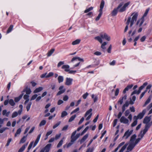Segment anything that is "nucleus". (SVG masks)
<instances>
[{
  "mask_svg": "<svg viewBox=\"0 0 152 152\" xmlns=\"http://www.w3.org/2000/svg\"><path fill=\"white\" fill-rule=\"evenodd\" d=\"M130 2L128 1L124 4V6L121 8L124 4L123 2L121 3L116 8H114L111 13L112 16L116 15L118 12H122L125 11L126 9V8L130 4Z\"/></svg>",
  "mask_w": 152,
  "mask_h": 152,
  "instance_id": "obj_1",
  "label": "nucleus"
},
{
  "mask_svg": "<svg viewBox=\"0 0 152 152\" xmlns=\"http://www.w3.org/2000/svg\"><path fill=\"white\" fill-rule=\"evenodd\" d=\"M131 16H133V17L132 18L131 20V17H129L126 23V26L124 30V32H125L128 30V26L130 22V24L129 26L130 27H132V26L134 23V22L136 21L137 20V19L138 16V13L137 12H136L135 13L134 12L131 15Z\"/></svg>",
  "mask_w": 152,
  "mask_h": 152,
  "instance_id": "obj_2",
  "label": "nucleus"
},
{
  "mask_svg": "<svg viewBox=\"0 0 152 152\" xmlns=\"http://www.w3.org/2000/svg\"><path fill=\"white\" fill-rule=\"evenodd\" d=\"M151 120L150 117L146 116L144 119L143 123L145 124V128L143 130H146V132L148 131V129L151 126V124L148 123Z\"/></svg>",
  "mask_w": 152,
  "mask_h": 152,
  "instance_id": "obj_3",
  "label": "nucleus"
},
{
  "mask_svg": "<svg viewBox=\"0 0 152 152\" xmlns=\"http://www.w3.org/2000/svg\"><path fill=\"white\" fill-rule=\"evenodd\" d=\"M147 130L145 129V130H143L142 131H141L140 134L138 135V137H139L137 138L135 142H134V144L135 145H136L140 141V140L143 138L144 135L146 132Z\"/></svg>",
  "mask_w": 152,
  "mask_h": 152,
  "instance_id": "obj_4",
  "label": "nucleus"
},
{
  "mask_svg": "<svg viewBox=\"0 0 152 152\" xmlns=\"http://www.w3.org/2000/svg\"><path fill=\"white\" fill-rule=\"evenodd\" d=\"M148 84V83L147 82L144 83L141 86L139 89V90L137 91L136 90L134 91L131 94L132 96L135 94H139L140 92Z\"/></svg>",
  "mask_w": 152,
  "mask_h": 152,
  "instance_id": "obj_5",
  "label": "nucleus"
},
{
  "mask_svg": "<svg viewBox=\"0 0 152 152\" xmlns=\"http://www.w3.org/2000/svg\"><path fill=\"white\" fill-rule=\"evenodd\" d=\"M149 8L147 9L145 11V12L144 13L143 16L141 18L140 20H141V21L139 24V27H140L142 25V24L143 23L144 21V17H146L147 16V15L149 12Z\"/></svg>",
  "mask_w": 152,
  "mask_h": 152,
  "instance_id": "obj_6",
  "label": "nucleus"
},
{
  "mask_svg": "<svg viewBox=\"0 0 152 152\" xmlns=\"http://www.w3.org/2000/svg\"><path fill=\"white\" fill-rule=\"evenodd\" d=\"M9 103V104L11 106H13L15 104V103L14 102V100L12 99H7L4 101V105H7Z\"/></svg>",
  "mask_w": 152,
  "mask_h": 152,
  "instance_id": "obj_7",
  "label": "nucleus"
},
{
  "mask_svg": "<svg viewBox=\"0 0 152 152\" xmlns=\"http://www.w3.org/2000/svg\"><path fill=\"white\" fill-rule=\"evenodd\" d=\"M51 145V144L49 143L44 148L42 149L40 151L41 152H45H45H49L50 150Z\"/></svg>",
  "mask_w": 152,
  "mask_h": 152,
  "instance_id": "obj_8",
  "label": "nucleus"
},
{
  "mask_svg": "<svg viewBox=\"0 0 152 152\" xmlns=\"http://www.w3.org/2000/svg\"><path fill=\"white\" fill-rule=\"evenodd\" d=\"M77 132V131L75 130L74 131L72 134V135L71 137V142H72V143H74V142L77 139L76 137V136H75Z\"/></svg>",
  "mask_w": 152,
  "mask_h": 152,
  "instance_id": "obj_9",
  "label": "nucleus"
},
{
  "mask_svg": "<svg viewBox=\"0 0 152 152\" xmlns=\"http://www.w3.org/2000/svg\"><path fill=\"white\" fill-rule=\"evenodd\" d=\"M64 86H61L59 87V90H60V91L57 94V96L60 95L65 92L66 89L64 88H64Z\"/></svg>",
  "mask_w": 152,
  "mask_h": 152,
  "instance_id": "obj_10",
  "label": "nucleus"
},
{
  "mask_svg": "<svg viewBox=\"0 0 152 152\" xmlns=\"http://www.w3.org/2000/svg\"><path fill=\"white\" fill-rule=\"evenodd\" d=\"M133 132V130H132L130 131H129V130H128L125 133L123 137H126L125 139H127L132 134Z\"/></svg>",
  "mask_w": 152,
  "mask_h": 152,
  "instance_id": "obj_11",
  "label": "nucleus"
},
{
  "mask_svg": "<svg viewBox=\"0 0 152 152\" xmlns=\"http://www.w3.org/2000/svg\"><path fill=\"white\" fill-rule=\"evenodd\" d=\"M146 111V109L143 110L142 112L140 113L137 115L138 118L140 119H141L143 117Z\"/></svg>",
  "mask_w": 152,
  "mask_h": 152,
  "instance_id": "obj_12",
  "label": "nucleus"
},
{
  "mask_svg": "<svg viewBox=\"0 0 152 152\" xmlns=\"http://www.w3.org/2000/svg\"><path fill=\"white\" fill-rule=\"evenodd\" d=\"M136 145L134 144V142H130L129 145L127 148V151H132Z\"/></svg>",
  "mask_w": 152,
  "mask_h": 152,
  "instance_id": "obj_13",
  "label": "nucleus"
},
{
  "mask_svg": "<svg viewBox=\"0 0 152 152\" xmlns=\"http://www.w3.org/2000/svg\"><path fill=\"white\" fill-rule=\"evenodd\" d=\"M126 98L127 95L126 94H125L124 96L120 98L119 100L118 101V103L121 104L123 102L124 99L126 100Z\"/></svg>",
  "mask_w": 152,
  "mask_h": 152,
  "instance_id": "obj_14",
  "label": "nucleus"
},
{
  "mask_svg": "<svg viewBox=\"0 0 152 152\" xmlns=\"http://www.w3.org/2000/svg\"><path fill=\"white\" fill-rule=\"evenodd\" d=\"M100 36L102 39H104L108 41H109L110 40V37L108 36V35L105 33H104V34H101Z\"/></svg>",
  "mask_w": 152,
  "mask_h": 152,
  "instance_id": "obj_15",
  "label": "nucleus"
},
{
  "mask_svg": "<svg viewBox=\"0 0 152 152\" xmlns=\"http://www.w3.org/2000/svg\"><path fill=\"white\" fill-rule=\"evenodd\" d=\"M26 92V93L27 94H30L31 92V89L28 88V86H26L25 88L22 91L21 93H23V92Z\"/></svg>",
  "mask_w": 152,
  "mask_h": 152,
  "instance_id": "obj_16",
  "label": "nucleus"
},
{
  "mask_svg": "<svg viewBox=\"0 0 152 152\" xmlns=\"http://www.w3.org/2000/svg\"><path fill=\"white\" fill-rule=\"evenodd\" d=\"M73 79L67 77L66 78L65 84L67 86H69L72 84Z\"/></svg>",
  "mask_w": 152,
  "mask_h": 152,
  "instance_id": "obj_17",
  "label": "nucleus"
},
{
  "mask_svg": "<svg viewBox=\"0 0 152 152\" xmlns=\"http://www.w3.org/2000/svg\"><path fill=\"white\" fill-rule=\"evenodd\" d=\"M120 121L121 123L126 124L128 123L129 120L124 116H123L120 118Z\"/></svg>",
  "mask_w": 152,
  "mask_h": 152,
  "instance_id": "obj_18",
  "label": "nucleus"
},
{
  "mask_svg": "<svg viewBox=\"0 0 152 152\" xmlns=\"http://www.w3.org/2000/svg\"><path fill=\"white\" fill-rule=\"evenodd\" d=\"M129 105V102L126 101L125 103L122 106V112L123 113L126 110V107H127Z\"/></svg>",
  "mask_w": 152,
  "mask_h": 152,
  "instance_id": "obj_19",
  "label": "nucleus"
},
{
  "mask_svg": "<svg viewBox=\"0 0 152 152\" xmlns=\"http://www.w3.org/2000/svg\"><path fill=\"white\" fill-rule=\"evenodd\" d=\"M133 86V84L128 85L123 90V93L124 94H125L126 92V91H128L129 89H131L132 87Z\"/></svg>",
  "mask_w": 152,
  "mask_h": 152,
  "instance_id": "obj_20",
  "label": "nucleus"
},
{
  "mask_svg": "<svg viewBox=\"0 0 152 152\" xmlns=\"http://www.w3.org/2000/svg\"><path fill=\"white\" fill-rule=\"evenodd\" d=\"M152 97V96L151 95H150L149 96V97L146 100V102H145V104L143 105V107H145L147 104H148L151 101V98Z\"/></svg>",
  "mask_w": 152,
  "mask_h": 152,
  "instance_id": "obj_21",
  "label": "nucleus"
},
{
  "mask_svg": "<svg viewBox=\"0 0 152 152\" xmlns=\"http://www.w3.org/2000/svg\"><path fill=\"white\" fill-rule=\"evenodd\" d=\"M41 134H40L37 136V138L34 143V144L33 145L34 147H35L37 145L38 143V142H39V140L40 139V137H41Z\"/></svg>",
  "mask_w": 152,
  "mask_h": 152,
  "instance_id": "obj_22",
  "label": "nucleus"
},
{
  "mask_svg": "<svg viewBox=\"0 0 152 152\" xmlns=\"http://www.w3.org/2000/svg\"><path fill=\"white\" fill-rule=\"evenodd\" d=\"M24 94L23 93H21L18 97H16L15 98V102H18L22 98Z\"/></svg>",
  "mask_w": 152,
  "mask_h": 152,
  "instance_id": "obj_23",
  "label": "nucleus"
},
{
  "mask_svg": "<svg viewBox=\"0 0 152 152\" xmlns=\"http://www.w3.org/2000/svg\"><path fill=\"white\" fill-rule=\"evenodd\" d=\"M62 68L64 69L65 72H67L69 71V66L68 65H64L62 66Z\"/></svg>",
  "mask_w": 152,
  "mask_h": 152,
  "instance_id": "obj_24",
  "label": "nucleus"
},
{
  "mask_svg": "<svg viewBox=\"0 0 152 152\" xmlns=\"http://www.w3.org/2000/svg\"><path fill=\"white\" fill-rule=\"evenodd\" d=\"M104 2L103 0H102L100 4V9L99 10V12H102V9L104 7Z\"/></svg>",
  "mask_w": 152,
  "mask_h": 152,
  "instance_id": "obj_25",
  "label": "nucleus"
},
{
  "mask_svg": "<svg viewBox=\"0 0 152 152\" xmlns=\"http://www.w3.org/2000/svg\"><path fill=\"white\" fill-rule=\"evenodd\" d=\"M88 134H86L81 139L80 141V143L81 144L82 143L84 142V141L86 139L88 138Z\"/></svg>",
  "mask_w": 152,
  "mask_h": 152,
  "instance_id": "obj_26",
  "label": "nucleus"
},
{
  "mask_svg": "<svg viewBox=\"0 0 152 152\" xmlns=\"http://www.w3.org/2000/svg\"><path fill=\"white\" fill-rule=\"evenodd\" d=\"M10 113V111H9L7 112L6 110H3L2 111V114L3 115H5L6 117H8L9 114Z\"/></svg>",
  "mask_w": 152,
  "mask_h": 152,
  "instance_id": "obj_27",
  "label": "nucleus"
},
{
  "mask_svg": "<svg viewBox=\"0 0 152 152\" xmlns=\"http://www.w3.org/2000/svg\"><path fill=\"white\" fill-rule=\"evenodd\" d=\"M43 89V88L42 87H39L38 88H36L34 91V93H36L42 91Z\"/></svg>",
  "mask_w": 152,
  "mask_h": 152,
  "instance_id": "obj_28",
  "label": "nucleus"
},
{
  "mask_svg": "<svg viewBox=\"0 0 152 152\" xmlns=\"http://www.w3.org/2000/svg\"><path fill=\"white\" fill-rule=\"evenodd\" d=\"M78 59L79 61H81L83 62L84 61V60L83 59L80 58L79 57H73L71 61L73 62L74 61Z\"/></svg>",
  "mask_w": 152,
  "mask_h": 152,
  "instance_id": "obj_29",
  "label": "nucleus"
},
{
  "mask_svg": "<svg viewBox=\"0 0 152 152\" xmlns=\"http://www.w3.org/2000/svg\"><path fill=\"white\" fill-rule=\"evenodd\" d=\"M81 41V40L79 39H77L75 41H73L72 43V44L73 45H76L79 44Z\"/></svg>",
  "mask_w": 152,
  "mask_h": 152,
  "instance_id": "obj_30",
  "label": "nucleus"
},
{
  "mask_svg": "<svg viewBox=\"0 0 152 152\" xmlns=\"http://www.w3.org/2000/svg\"><path fill=\"white\" fill-rule=\"evenodd\" d=\"M28 143L26 145H24L22 146L20 148L18 151V152H22L25 150L26 147Z\"/></svg>",
  "mask_w": 152,
  "mask_h": 152,
  "instance_id": "obj_31",
  "label": "nucleus"
},
{
  "mask_svg": "<svg viewBox=\"0 0 152 152\" xmlns=\"http://www.w3.org/2000/svg\"><path fill=\"white\" fill-rule=\"evenodd\" d=\"M136 137V135L135 134L133 135L131 137L130 142H134V141L135 140Z\"/></svg>",
  "mask_w": 152,
  "mask_h": 152,
  "instance_id": "obj_32",
  "label": "nucleus"
},
{
  "mask_svg": "<svg viewBox=\"0 0 152 152\" xmlns=\"http://www.w3.org/2000/svg\"><path fill=\"white\" fill-rule=\"evenodd\" d=\"M58 80L59 83L63 82L64 80L63 77L61 75L59 76L58 78Z\"/></svg>",
  "mask_w": 152,
  "mask_h": 152,
  "instance_id": "obj_33",
  "label": "nucleus"
},
{
  "mask_svg": "<svg viewBox=\"0 0 152 152\" xmlns=\"http://www.w3.org/2000/svg\"><path fill=\"white\" fill-rule=\"evenodd\" d=\"M102 38L100 36H97L94 38V39L98 40L100 43H102Z\"/></svg>",
  "mask_w": 152,
  "mask_h": 152,
  "instance_id": "obj_34",
  "label": "nucleus"
},
{
  "mask_svg": "<svg viewBox=\"0 0 152 152\" xmlns=\"http://www.w3.org/2000/svg\"><path fill=\"white\" fill-rule=\"evenodd\" d=\"M128 145V144L126 143L121 148V149L120 150V152H123V151L126 148L127 146Z\"/></svg>",
  "mask_w": 152,
  "mask_h": 152,
  "instance_id": "obj_35",
  "label": "nucleus"
},
{
  "mask_svg": "<svg viewBox=\"0 0 152 152\" xmlns=\"http://www.w3.org/2000/svg\"><path fill=\"white\" fill-rule=\"evenodd\" d=\"M55 51L54 49H52L50 50L47 53V56H50Z\"/></svg>",
  "mask_w": 152,
  "mask_h": 152,
  "instance_id": "obj_36",
  "label": "nucleus"
},
{
  "mask_svg": "<svg viewBox=\"0 0 152 152\" xmlns=\"http://www.w3.org/2000/svg\"><path fill=\"white\" fill-rule=\"evenodd\" d=\"M28 135V134L26 136H23L21 139L20 141V143H24L26 141V138Z\"/></svg>",
  "mask_w": 152,
  "mask_h": 152,
  "instance_id": "obj_37",
  "label": "nucleus"
},
{
  "mask_svg": "<svg viewBox=\"0 0 152 152\" xmlns=\"http://www.w3.org/2000/svg\"><path fill=\"white\" fill-rule=\"evenodd\" d=\"M99 13L98 15V16L96 17V18L95 19V20L96 21H98L100 18L102 16V12H99Z\"/></svg>",
  "mask_w": 152,
  "mask_h": 152,
  "instance_id": "obj_38",
  "label": "nucleus"
},
{
  "mask_svg": "<svg viewBox=\"0 0 152 152\" xmlns=\"http://www.w3.org/2000/svg\"><path fill=\"white\" fill-rule=\"evenodd\" d=\"M92 110L91 108L90 109L88 110H87L86 112L85 115V117H86L89 114H90L91 113H92L91 112L92 111Z\"/></svg>",
  "mask_w": 152,
  "mask_h": 152,
  "instance_id": "obj_39",
  "label": "nucleus"
},
{
  "mask_svg": "<svg viewBox=\"0 0 152 152\" xmlns=\"http://www.w3.org/2000/svg\"><path fill=\"white\" fill-rule=\"evenodd\" d=\"M94 150V147L89 148H87L86 152H93Z\"/></svg>",
  "mask_w": 152,
  "mask_h": 152,
  "instance_id": "obj_40",
  "label": "nucleus"
},
{
  "mask_svg": "<svg viewBox=\"0 0 152 152\" xmlns=\"http://www.w3.org/2000/svg\"><path fill=\"white\" fill-rule=\"evenodd\" d=\"M13 27V25H11L8 28L7 31V33H8L10 32L12 30Z\"/></svg>",
  "mask_w": 152,
  "mask_h": 152,
  "instance_id": "obj_41",
  "label": "nucleus"
},
{
  "mask_svg": "<svg viewBox=\"0 0 152 152\" xmlns=\"http://www.w3.org/2000/svg\"><path fill=\"white\" fill-rule=\"evenodd\" d=\"M21 129L20 128H19L17 131L16 133L15 134V137H16L17 134H19L21 132Z\"/></svg>",
  "mask_w": 152,
  "mask_h": 152,
  "instance_id": "obj_42",
  "label": "nucleus"
},
{
  "mask_svg": "<svg viewBox=\"0 0 152 152\" xmlns=\"http://www.w3.org/2000/svg\"><path fill=\"white\" fill-rule=\"evenodd\" d=\"M76 117V115H74L72 116L69 119L68 121L69 122H70L73 121Z\"/></svg>",
  "mask_w": 152,
  "mask_h": 152,
  "instance_id": "obj_43",
  "label": "nucleus"
},
{
  "mask_svg": "<svg viewBox=\"0 0 152 152\" xmlns=\"http://www.w3.org/2000/svg\"><path fill=\"white\" fill-rule=\"evenodd\" d=\"M18 115V113L17 112H14L12 114V118H14L16 117H17Z\"/></svg>",
  "mask_w": 152,
  "mask_h": 152,
  "instance_id": "obj_44",
  "label": "nucleus"
},
{
  "mask_svg": "<svg viewBox=\"0 0 152 152\" xmlns=\"http://www.w3.org/2000/svg\"><path fill=\"white\" fill-rule=\"evenodd\" d=\"M68 114L67 112L66 111H63L61 113V117L62 118H63L65 116L67 115Z\"/></svg>",
  "mask_w": 152,
  "mask_h": 152,
  "instance_id": "obj_45",
  "label": "nucleus"
},
{
  "mask_svg": "<svg viewBox=\"0 0 152 152\" xmlns=\"http://www.w3.org/2000/svg\"><path fill=\"white\" fill-rule=\"evenodd\" d=\"M46 123V121L45 120H42L39 124V126H40L44 125Z\"/></svg>",
  "mask_w": 152,
  "mask_h": 152,
  "instance_id": "obj_46",
  "label": "nucleus"
},
{
  "mask_svg": "<svg viewBox=\"0 0 152 152\" xmlns=\"http://www.w3.org/2000/svg\"><path fill=\"white\" fill-rule=\"evenodd\" d=\"M31 102H29L28 103V104L27 105L26 107V110L27 111H28L30 109L31 106Z\"/></svg>",
  "mask_w": 152,
  "mask_h": 152,
  "instance_id": "obj_47",
  "label": "nucleus"
},
{
  "mask_svg": "<svg viewBox=\"0 0 152 152\" xmlns=\"http://www.w3.org/2000/svg\"><path fill=\"white\" fill-rule=\"evenodd\" d=\"M63 140L62 139L61 140L60 142L58 143V144L57 145V147L58 148H59L60 147H61V145H62L63 143Z\"/></svg>",
  "mask_w": 152,
  "mask_h": 152,
  "instance_id": "obj_48",
  "label": "nucleus"
},
{
  "mask_svg": "<svg viewBox=\"0 0 152 152\" xmlns=\"http://www.w3.org/2000/svg\"><path fill=\"white\" fill-rule=\"evenodd\" d=\"M8 129V128L7 127H3L0 129V133H3L6 130Z\"/></svg>",
  "mask_w": 152,
  "mask_h": 152,
  "instance_id": "obj_49",
  "label": "nucleus"
},
{
  "mask_svg": "<svg viewBox=\"0 0 152 152\" xmlns=\"http://www.w3.org/2000/svg\"><path fill=\"white\" fill-rule=\"evenodd\" d=\"M93 7H89V8H88V9H87L86 10H85L84 11V12L85 13L88 12H89L90 11L92 10L93 9Z\"/></svg>",
  "mask_w": 152,
  "mask_h": 152,
  "instance_id": "obj_50",
  "label": "nucleus"
},
{
  "mask_svg": "<svg viewBox=\"0 0 152 152\" xmlns=\"http://www.w3.org/2000/svg\"><path fill=\"white\" fill-rule=\"evenodd\" d=\"M34 143V141H33L30 142V144L28 146V150H29L31 149Z\"/></svg>",
  "mask_w": 152,
  "mask_h": 152,
  "instance_id": "obj_51",
  "label": "nucleus"
},
{
  "mask_svg": "<svg viewBox=\"0 0 152 152\" xmlns=\"http://www.w3.org/2000/svg\"><path fill=\"white\" fill-rule=\"evenodd\" d=\"M12 140V139L11 138H9L8 139L7 143L5 145L6 147H7L9 145L10 142Z\"/></svg>",
  "mask_w": 152,
  "mask_h": 152,
  "instance_id": "obj_52",
  "label": "nucleus"
},
{
  "mask_svg": "<svg viewBox=\"0 0 152 152\" xmlns=\"http://www.w3.org/2000/svg\"><path fill=\"white\" fill-rule=\"evenodd\" d=\"M60 121H59L56 124L53 126V129H55L60 124Z\"/></svg>",
  "mask_w": 152,
  "mask_h": 152,
  "instance_id": "obj_53",
  "label": "nucleus"
},
{
  "mask_svg": "<svg viewBox=\"0 0 152 152\" xmlns=\"http://www.w3.org/2000/svg\"><path fill=\"white\" fill-rule=\"evenodd\" d=\"M137 120H134L132 123L131 124V126L134 127L137 124Z\"/></svg>",
  "mask_w": 152,
  "mask_h": 152,
  "instance_id": "obj_54",
  "label": "nucleus"
},
{
  "mask_svg": "<svg viewBox=\"0 0 152 152\" xmlns=\"http://www.w3.org/2000/svg\"><path fill=\"white\" fill-rule=\"evenodd\" d=\"M38 95L37 94H35L33 95L32 97H31V100H34L36 99V98L37 97Z\"/></svg>",
  "mask_w": 152,
  "mask_h": 152,
  "instance_id": "obj_55",
  "label": "nucleus"
},
{
  "mask_svg": "<svg viewBox=\"0 0 152 152\" xmlns=\"http://www.w3.org/2000/svg\"><path fill=\"white\" fill-rule=\"evenodd\" d=\"M79 110V107H77V108H76L72 112H71V114H72L74 113H75L77 112Z\"/></svg>",
  "mask_w": 152,
  "mask_h": 152,
  "instance_id": "obj_56",
  "label": "nucleus"
},
{
  "mask_svg": "<svg viewBox=\"0 0 152 152\" xmlns=\"http://www.w3.org/2000/svg\"><path fill=\"white\" fill-rule=\"evenodd\" d=\"M69 126L68 125H66L65 126H64L63 128H62V130L63 131H66L68 127Z\"/></svg>",
  "mask_w": 152,
  "mask_h": 152,
  "instance_id": "obj_57",
  "label": "nucleus"
},
{
  "mask_svg": "<svg viewBox=\"0 0 152 152\" xmlns=\"http://www.w3.org/2000/svg\"><path fill=\"white\" fill-rule=\"evenodd\" d=\"M53 75V73L52 72H50L48 75L46 76V77L48 78V77L52 76Z\"/></svg>",
  "mask_w": 152,
  "mask_h": 152,
  "instance_id": "obj_58",
  "label": "nucleus"
},
{
  "mask_svg": "<svg viewBox=\"0 0 152 152\" xmlns=\"http://www.w3.org/2000/svg\"><path fill=\"white\" fill-rule=\"evenodd\" d=\"M88 95V94L87 92H86L85 94L83 95L82 96L84 99H85L87 98Z\"/></svg>",
  "mask_w": 152,
  "mask_h": 152,
  "instance_id": "obj_59",
  "label": "nucleus"
},
{
  "mask_svg": "<svg viewBox=\"0 0 152 152\" xmlns=\"http://www.w3.org/2000/svg\"><path fill=\"white\" fill-rule=\"evenodd\" d=\"M112 49V45H110L108 48L107 50V52L109 53H110L111 52V50Z\"/></svg>",
  "mask_w": 152,
  "mask_h": 152,
  "instance_id": "obj_60",
  "label": "nucleus"
},
{
  "mask_svg": "<svg viewBox=\"0 0 152 152\" xmlns=\"http://www.w3.org/2000/svg\"><path fill=\"white\" fill-rule=\"evenodd\" d=\"M94 54L96 56H100L102 54V53L99 51H96L94 53Z\"/></svg>",
  "mask_w": 152,
  "mask_h": 152,
  "instance_id": "obj_61",
  "label": "nucleus"
},
{
  "mask_svg": "<svg viewBox=\"0 0 152 152\" xmlns=\"http://www.w3.org/2000/svg\"><path fill=\"white\" fill-rule=\"evenodd\" d=\"M130 113V111L129 110H126L125 113V115L126 116H127Z\"/></svg>",
  "mask_w": 152,
  "mask_h": 152,
  "instance_id": "obj_62",
  "label": "nucleus"
},
{
  "mask_svg": "<svg viewBox=\"0 0 152 152\" xmlns=\"http://www.w3.org/2000/svg\"><path fill=\"white\" fill-rule=\"evenodd\" d=\"M146 38V37L145 36H143L140 39V40L141 42H144Z\"/></svg>",
  "mask_w": 152,
  "mask_h": 152,
  "instance_id": "obj_63",
  "label": "nucleus"
},
{
  "mask_svg": "<svg viewBox=\"0 0 152 152\" xmlns=\"http://www.w3.org/2000/svg\"><path fill=\"white\" fill-rule=\"evenodd\" d=\"M152 107V102L150 104L146 107L147 110H148Z\"/></svg>",
  "mask_w": 152,
  "mask_h": 152,
  "instance_id": "obj_64",
  "label": "nucleus"
}]
</instances>
